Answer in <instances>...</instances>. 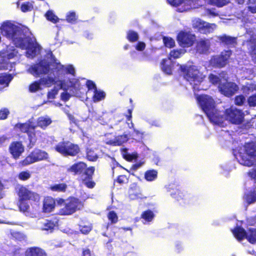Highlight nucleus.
<instances>
[{"label":"nucleus","mask_w":256,"mask_h":256,"mask_svg":"<svg viewBox=\"0 0 256 256\" xmlns=\"http://www.w3.org/2000/svg\"><path fill=\"white\" fill-rule=\"evenodd\" d=\"M94 171V166L87 168L86 164L83 162H76L67 168L68 172H72L74 175H80L78 180L88 188H93L96 186V182L92 180Z\"/></svg>","instance_id":"1"},{"label":"nucleus","mask_w":256,"mask_h":256,"mask_svg":"<svg viewBox=\"0 0 256 256\" xmlns=\"http://www.w3.org/2000/svg\"><path fill=\"white\" fill-rule=\"evenodd\" d=\"M198 104L206 114L210 120L217 124L222 122L223 117L215 109V102L213 98L206 94L198 95L194 92Z\"/></svg>","instance_id":"2"},{"label":"nucleus","mask_w":256,"mask_h":256,"mask_svg":"<svg viewBox=\"0 0 256 256\" xmlns=\"http://www.w3.org/2000/svg\"><path fill=\"white\" fill-rule=\"evenodd\" d=\"M16 194L18 196V207L20 212L24 213L29 212L30 206L28 201L32 202H38L40 196L38 194L30 190L26 186H20Z\"/></svg>","instance_id":"3"},{"label":"nucleus","mask_w":256,"mask_h":256,"mask_svg":"<svg viewBox=\"0 0 256 256\" xmlns=\"http://www.w3.org/2000/svg\"><path fill=\"white\" fill-rule=\"evenodd\" d=\"M180 69L184 79L192 86L194 92L200 91L202 89L200 87V84L205 78L203 73L194 65H182L180 66Z\"/></svg>","instance_id":"4"},{"label":"nucleus","mask_w":256,"mask_h":256,"mask_svg":"<svg viewBox=\"0 0 256 256\" xmlns=\"http://www.w3.org/2000/svg\"><path fill=\"white\" fill-rule=\"evenodd\" d=\"M236 158L238 162L244 166H256V144L253 142L246 143L238 150Z\"/></svg>","instance_id":"5"},{"label":"nucleus","mask_w":256,"mask_h":256,"mask_svg":"<svg viewBox=\"0 0 256 256\" xmlns=\"http://www.w3.org/2000/svg\"><path fill=\"white\" fill-rule=\"evenodd\" d=\"M1 34L8 40L12 41L16 46L23 45L22 38L20 34L22 30L16 25L12 24L10 21L4 22L0 26Z\"/></svg>","instance_id":"6"},{"label":"nucleus","mask_w":256,"mask_h":256,"mask_svg":"<svg viewBox=\"0 0 256 256\" xmlns=\"http://www.w3.org/2000/svg\"><path fill=\"white\" fill-rule=\"evenodd\" d=\"M18 53V50L12 46H7L2 49L0 52V70H12L15 62H11L9 60L16 57Z\"/></svg>","instance_id":"7"},{"label":"nucleus","mask_w":256,"mask_h":256,"mask_svg":"<svg viewBox=\"0 0 256 256\" xmlns=\"http://www.w3.org/2000/svg\"><path fill=\"white\" fill-rule=\"evenodd\" d=\"M56 152L64 156H75L80 152V148L78 144L70 141L59 142L54 147Z\"/></svg>","instance_id":"8"},{"label":"nucleus","mask_w":256,"mask_h":256,"mask_svg":"<svg viewBox=\"0 0 256 256\" xmlns=\"http://www.w3.org/2000/svg\"><path fill=\"white\" fill-rule=\"evenodd\" d=\"M49 156L47 152L38 148H34L23 160L19 162L21 167L28 166L36 162L46 160Z\"/></svg>","instance_id":"9"},{"label":"nucleus","mask_w":256,"mask_h":256,"mask_svg":"<svg viewBox=\"0 0 256 256\" xmlns=\"http://www.w3.org/2000/svg\"><path fill=\"white\" fill-rule=\"evenodd\" d=\"M22 39V43L24 45H18L16 46L23 50H26L27 57L34 58L40 51L41 49L40 46L38 44L35 39H33L30 36H24Z\"/></svg>","instance_id":"10"},{"label":"nucleus","mask_w":256,"mask_h":256,"mask_svg":"<svg viewBox=\"0 0 256 256\" xmlns=\"http://www.w3.org/2000/svg\"><path fill=\"white\" fill-rule=\"evenodd\" d=\"M84 206L83 202L78 198L70 196L66 200L64 206L59 210L62 216L70 215L80 210Z\"/></svg>","instance_id":"11"},{"label":"nucleus","mask_w":256,"mask_h":256,"mask_svg":"<svg viewBox=\"0 0 256 256\" xmlns=\"http://www.w3.org/2000/svg\"><path fill=\"white\" fill-rule=\"evenodd\" d=\"M226 120L231 124L239 125L243 123L244 114L242 110L230 107L224 111Z\"/></svg>","instance_id":"12"},{"label":"nucleus","mask_w":256,"mask_h":256,"mask_svg":"<svg viewBox=\"0 0 256 256\" xmlns=\"http://www.w3.org/2000/svg\"><path fill=\"white\" fill-rule=\"evenodd\" d=\"M50 63L40 60L38 62L32 64L28 69L29 73L36 77L46 74L50 72Z\"/></svg>","instance_id":"13"},{"label":"nucleus","mask_w":256,"mask_h":256,"mask_svg":"<svg viewBox=\"0 0 256 256\" xmlns=\"http://www.w3.org/2000/svg\"><path fill=\"white\" fill-rule=\"evenodd\" d=\"M36 127V126L34 125L30 120L24 123L18 122L15 125V128L19 129L21 132L26 133L28 134L30 142L32 143V145H34L36 140L35 130Z\"/></svg>","instance_id":"14"},{"label":"nucleus","mask_w":256,"mask_h":256,"mask_svg":"<svg viewBox=\"0 0 256 256\" xmlns=\"http://www.w3.org/2000/svg\"><path fill=\"white\" fill-rule=\"evenodd\" d=\"M231 55L230 50H224L220 54L212 56L210 61V64L214 68H224L228 63Z\"/></svg>","instance_id":"15"},{"label":"nucleus","mask_w":256,"mask_h":256,"mask_svg":"<svg viewBox=\"0 0 256 256\" xmlns=\"http://www.w3.org/2000/svg\"><path fill=\"white\" fill-rule=\"evenodd\" d=\"M196 39L195 34L185 30L180 31L176 36L177 42L182 48L192 46L194 44Z\"/></svg>","instance_id":"16"},{"label":"nucleus","mask_w":256,"mask_h":256,"mask_svg":"<svg viewBox=\"0 0 256 256\" xmlns=\"http://www.w3.org/2000/svg\"><path fill=\"white\" fill-rule=\"evenodd\" d=\"M218 89L220 93L227 97H231L238 90V86L234 82H226L220 84Z\"/></svg>","instance_id":"17"},{"label":"nucleus","mask_w":256,"mask_h":256,"mask_svg":"<svg viewBox=\"0 0 256 256\" xmlns=\"http://www.w3.org/2000/svg\"><path fill=\"white\" fill-rule=\"evenodd\" d=\"M54 72H56L58 76L60 74H64V73L70 74L72 76H74L75 74V70L72 65L69 64L66 67H65L60 62H56L53 64V68L51 70L50 73L53 74L54 75Z\"/></svg>","instance_id":"18"},{"label":"nucleus","mask_w":256,"mask_h":256,"mask_svg":"<svg viewBox=\"0 0 256 256\" xmlns=\"http://www.w3.org/2000/svg\"><path fill=\"white\" fill-rule=\"evenodd\" d=\"M24 150V147L20 141L12 142L8 148V151L14 160L18 159Z\"/></svg>","instance_id":"19"},{"label":"nucleus","mask_w":256,"mask_h":256,"mask_svg":"<svg viewBox=\"0 0 256 256\" xmlns=\"http://www.w3.org/2000/svg\"><path fill=\"white\" fill-rule=\"evenodd\" d=\"M56 206V200L50 196H45L42 201V212L49 213L52 212Z\"/></svg>","instance_id":"20"},{"label":"nucleus","mask_w":256,"mask_h":256,"mask_svg":"<svg viewBox=\"0 0 256 256\" xmlns=\"http://www.w3.org/2000/svg\"><path fill=\"white\" fill-rule=\"evenodd\" d=\"M168 191L172 198H174L180 204L182 205L186 203L185 195L178 188H169Z\"/></svg>","instance_id":"21"},{"label":"nucleus","mask_w":256,"mask_h":256,"mask_svg":"<svg viewBox=\"0 0 256 256\" xmlns=\"http://www.w3.org/2000/svg\"><path fill=\"white\" fill-rule=\"evenodd\" d=\"M58 226V219L56 217H53L46 220L42 224V230L52 232Z\"/></svg>","instance_id":"22"},{"label":"nucleus","mask_w":256,"mask_h":256,"mask_svg":"<svg viewBox=\"0 0 256 256\" xmlns=\"http://www.w3.org/2000/svg\"><path fill=\"white\" fill-rule=\"evenodd\" d=\"M210 48V42L208 39H200L196 43V52L200 54L206 53Z\"/></svg>","instance_id":"23"},{"label":"nucleus","mask_w":256,"mask_h":256,"mask_svg":"<svg viewBox=\"0 0 256 256\" xmlns=\"http://www.w3.org/2000/svg\"><path fill=\"white\" fill-rule=\"evenodd\" d=\"M26 256H47L45 251L37 246L30 247L26 252Z\"/></svg>","instance_id":"24"},{"label":"nucleus","mask_w":256,"mask_h":256,"mask_svg":"<svg viewBox=\"0 0 256 256\" xmlns=\"http://www.w3.org/2000/svg\"><path fill=\"white\" fill-rule=\"evenodd\" d=\"M13 78L12 74L6 73L0 74V90L8 87Z\"/></svg>","instance_id":"25"},{"label":"nucleus","mask_w":256,"mask_h":256,"mask_svg":"<svg viewBox=\"0 0 256 256\" xmlns=\"http://www.w3.org/2000/svg\"><path fill=\"white\" fill-rule=\"evenodd\" d=\"M232 232L234 237L238 241H241L244 238L246 239L247 232L243 228L240 226H236L232 230Z\"/></svg>","instance_id":"26"},{"label":"nucleus","mask_w":256,"mask_h":256,"mask_svg":"<svg viewBox=\"0 0 256 256\" xmlns=\"http://www.w3.org/2000/svg\"><path fill=\"white\" fill-rule=\"evenodd\" d=\"M220 42L230 46H234L237 44L236 38L223 34L218 37Z\"/></svg>","instance_id":"27"},{"label":"nucleus","mask_w":256,"mask_h":256,"mask_svg":"<svg viewBox=\"0 0 256 256\" xmlns=\"http://www.w3.org/2000/svg\"><path fill=\"white\" fill-rule=\"evenodd\" d=\"M128 140L126 134L119 135L114 138V140H110L107 144L114 146H120Z\"/></svg>","instance_id":"28"},{"label":"nucleus","mask_w":256,"mask_h":256,"mask_svg":"<svg viewBox=\"0 0 256 256\" xmlns=\"http://www.w3.org/2000/svg\"><path fill=\"white\" fill-rule=\"evenodd\" d=\"M68 186L66 183H60L50 185L48 190L54 192H64L66 190Z\"/></svg>","instance_id":"29"},{"label":"nucleus","mask_w":256,"mask_h":256,"mask_svg":"<svg viewBox=\"0 0 256 256\" xmlns=\"http://www.w3.org/2000/svg\"><path fill=\"white\" fill-rule=\"evenodd\" d=\"M58 88H56L54 87L50 90L48 92L47 94V98L48 99H54L56 98V95L58 94V90L60 89H62L64 84V81L62 80H58Z\"/></svg>","instance_id":"30"},{"label":"nucleus","mask_w":256,"mask_h":256,"mask_svg":"<svg viewBox=\"0 0 256 256\" xmlns=\"http://www.w3.org/2000/svg\"><path fill=\"white\" fill-rule=\"evenodd\" d=\"M52 122V120L48 117L40 116L37 120V126L44 130Z\"/></svg>","instance_id":"31"},{"label":"nucleus","mask_w":256,"mask_h":256,"mask_svg":"<svg viewBox=\"0 0 256 256\" xmlns=\"http://www.w3.org/2000/svg\"><path fill=\"white\" fill-rule=\"evenodd\" d=\"M216 25L214 24H210L205 22L198 32L202 34H208L213 32Z\"/></svg>","instance_id":"32"},{"label":"nucleus","mask_w":256,"mask_h":256,"mask_svg":"<svg viewBox=\"0 0 256 256\" xmlns=\"http://www.w3.org/2000/svg\"><path fill=\"white\" fill-rule=\"evenodd\" d=\"M186 52V50L184 49H174L172 50L168 56L169 60L177 59L180 58L182 54Z\"/></svg>","instance_id":"33"},{"label":"nucleus","mask_w":256,"mask_h":256,"mask_svg":"<svg viewBox=\"0 0 256 256\" xmlns=\"http://www.w3.org/2000/svg\"><path fill=\"white\" fill-rule=\"evenodd\" d=\"M246 240L252 244H256V228H250L247 230Z\"/></svg>","instance_id":"34"},{"label":"nucleus","mask_w":256,"mask_h":256,"mask_svg":"<svg viewBox=\"0 0 256 256\" xmlns=\"http://www.w3.org/2000/svg\"><path fill=\"white\" fill-rule=\"evenodd\" d=\"M244 200L248 204H251L256 202V191L250 190L245 194Z\"/></svg>","instance_id":"35"},{"label":"nucleus","mask_w":256,"mask_h":256,"mask_svg":"<svg viewBox=\"0 0 256 256\" xmlns=\"http://www.w3.org/2000/svg\"><path fill=\"white\" fill-rule=\"evenodd\" d=\"M158 177V172L154 170H148L145 172L144 178L147 181L155 180Z\"/></svg>","instance_id":"36"},{"label":"nucleus","mask_w":256,"mask_h":256,"mask_svg":"<svg viewBox=\"0 0 256 256\" xmlns=\"http://www.w3.org/2000/svg\"><path fill=\"white\" fill-rule=\"evenodd\" d=\"M39 80L42 84L46 85L48 87L52 86L53 84H56L58 82V80L56 81L55 78L50 76L40 78Z\"/></svg>","instance_id":"37"},{"label":"nucleus","mask_w":256,"mask_h":256,"mask_svg":"<svg viewBox=\"0 0 256 256\" xmlns=\"http://www.w3.org/2000/svg\"><path fill=\"white\" fill-rule=\"evenodd\" d=\"M86 158L90 162H95L98 158V154L94 150L90 148H86Z\"/></svg>","instance_id":"38"},{"label":"nucleus","mask_w":256,"mask_h":256,"mask_svg":"<svg viewBox=\"0 0 256 256\" xmlns=\"http://www.w3.org/2000/svg\"><path fill=\"white\" fill-rule=\"evenodd\" d=\"M154 217L153 212L150 210H147L143 212L140 216V218L144 220L147 222L152 221Z\"/></svg>","instance_id":"39"},{"label":"nucleus","mask_w":256,"mask_h":256,"mask_svg":"<svg viewBox=\"0 0 256 256\" xmlns=\"http://www.w3.org/2000/svg\"><path fill=\"white\" fill-rule=\"evenodd\" d=\"M126 38L130 42H134L138 40V35L136 32L130 30L127 32Z\"/></svg>","instance_id":"40"},{"label":"nucleus","mask_w":256,"mask_h":256,"mask_svg":"<svg viewBox=\"0 0 256 256\" xmlns=\"http://www.w3.org/2000/svg\"><path fill=\"white\" fill-rule=\"evenodd\" d=\"M94 95L92 100L94 102H98L104 100L106 96V94L103 91L98 90L94 91Z\"/></svg>","instance_id":"41"},{"label":"nucleus","mask_w":256,"mask_h":256,"mask_svg":"<svg viewBox=\"0 0 256 256\" xmlns=\"http://www.w3.org/2000/svg\"><path fill=\"white\" fill-rule=\"evenodd\" d=\"M41 84H42L40 80L32 82L28 86L29 92L34 93L42 90L40 87Z\"/></svg>","instance_id":"42"},{"label":"nucleus","mask_w":256,"mask_h":256,"mask_svg":"<svg viewBox=\"0 0 256 256\" xmlns=\"http://www.w3.org/2000/svg\"><path fill=\"white\" fill-rule=\"evenodd\" d=\"M162 40L164 46L168 48H171L175 46V41L174 40L168 36H163Z\"/></svg>","instance_id":"43"},{"label":"nucleus","mask_w":256,"mask_h":256,"mask_svg":"<svg viewBox=\"0 0 256 256\" xmlns=\"http://www.w3.org/2000/svg\"><path fill=\"white\" fill-rule=\"evenodd\" d=\"M46 18L54 24H56L59 21V18L52 10H48L45 14Z\"/></svg>","instance_id":"44"},{"label":"nucleus","mask_w":256,"mask_h":256,"mask_svg":"<svg viewBox=\"0 0 256 256\" xmlns=\"http://www.w3.org/2000/svg\"><path fill=\"white\" fill-rule=\"evenodd\" d=\"M205 22L200 18H196L192 22V27L194 29L196 30L198 32L200 30Z\"/></svg>","instance_id":"45"},{"label":"nucleus","mask_w":256,"mask_h":256,"mask_svg":"<svg viewBox=\"0 0 256 256\" xmlns=\"http://www.w3.org/2000/svg\"><path fill=\"white\" fill-rule=\"evenodd\" d=\"M167 60L163 59L161 62L162 70L166 74H172V68L170 65L166 64Z\"/></svg>","instance_id":"46"},{"label":"nucleus","mask_w":256,"mask_h":256,"mask_svg":"<svg viewBox=\"0 0 256 256\" xmlns=\"http://www.w3.org/2000/svg\"><path fill=\"white\" fill-rule=\"evenodd\" d=\"M107 217L111 224H116L118 222V216L116 212L114 210L110 211L107 214Z\"/></svg>","instance_id":"47"},{"label":"nucleus","mask_w":256,"mask_h":256,"mask_svg":"<svg viewBox=\"0 0 256 256\" xmlns=\"http://www.w3.org/2000/svg\"><path fill=\"white\" fill-rule=\"evenodd\" d=\"M31 176V174L28 170L20 172L18 175V178L22 181H26Z\"/></svg>","instance_id":"48"},{"label":"nucleus","mask_w":256,"mask_h":256,"mask_svg":"<svg viewBox=\"0 0 256 256\" xmlns=\"http://www.w3.org/2000/svg\"><path fill=\"white\" fill-rule=\"evenodd\" d=\"M32 9L33 5L29 2L22 3L20 6V10L24 12L31 11Z\"/></svg>","instance_id":"49"},{"label":"nucleus","mask_w":256,"mask_h":256,"mask_svg":"<svg viewBox=\"0 0 256 256\" xmlns=\"http://www.w3.org/2000/svg\"><path fill=\"white\" fill-rule=\"evenodd\" d=\"M246 102V98L242 94L238 95L234 98V103L238 106H242Z\"/></svg>","instance_id":"50"},{"label":"nucleus","mask_w":256,"mask_h":256,"mask_svg":"<svg viewBox=\"0 0 256 256\" xmlns=\"http://www.w3.org/2000/svg\"><path fill=\"white\" fill-rule=\"evenodd\" d=\"M129 176L122 174L118 176L114 182H116L120 184H126L128 182Z\"/></svg>","instance_id":"51"},{"label":"nucleus","mask_w":256,"mask_h":256,"mask_svg":"<svg viewBox=\"0 0 256 256\" xmlns=\"http://www.w3.org/2000/svg\"><path fill=\"white\" fill-rule=\"evenodd\" d=\"M84 85L82 84L78 79H74L73 82H70V87L76 90H80L83 88Z\"/></svg>","instance_id":"52"},{"label":"nucleus","mask_w":256,"mask_h":256,"mask_svg":"<svg viewBox=\"0 0 256 256\" xmlns=\"http://www.w3.org/2000/svg\"><path fill=\"white\" fill-rule=\"evenodd\" d=\"M208 78L210 82L214 84H216L221 82V78H220V76H218L212 74H209Z\"/></svg>","instance_id":"53"},{"label":"nucleus","mask_w":256,"mask_h":256,"mask_svg":"<svg viewBox=\"0 0 256 256\" xmlns=\"http://www.w3.org/2000/svg\"><path fill=\"white\" fill-rule=\"evenodd\" d=\"M212 4L218 6L222 7L229 2V0H210Z\"/></svg>","instance_id":"54"},{"label":"nucleus","mask_w":256,"mask_h":256,"mask_svg":"<svg viewBox=\"0 0 256 256\" xmlns=\"http://www.w3.org/2000/svg\"><path fill=\"white\" fill-rule=\"evenodd\" d=\"M10 113V111L8 108H1L0 110V120L6 119Z\"/></svg>","instance_id":"55"},{"label":"nucleus","mask_w":256,"mask_h":256,"mask_svg":"<svg viewBox=\"0 0 256 256\" xmlns=\"http://www.w3.org/2000/svg\"><path fill=\"white\" fill-rule=\"evenodd\" d=\"M247 102L250 107L256 106V94L250 96L247 99Z\"/></svg>","instance_id":"56"},{"label":"nucleus","mask_w":256,"mask_h":256,"mask_svg":"<svg viewBox=\"0 0 256 256\" xmlns=\"http://www.w3.org/2000/svg\"><path fill=\"white\" fill-rule=\"evenodd\" d=\"M66 20L68 22H75L76 20V13L74 12H69L66 16Z\"/></svg>","instance_id":"57"},{"label":"nucleus","mask_w":256,"mask_h":256,"mask_svg":"<svg viewBox=\"0 0 256 256\" xmlns=\"http://www.w3.org/2000/svg\"><path fill=\"white\" fill-rule=\"evenodd\" d=\"M144 134L136 129L134 130V138L137 141H140L143 138Z\"/></svg>","instance_id":"58"},{"label":"nucleus","mask_w":256,"mask_h":256,"mask_svg":"<svg viewBox=\"0 0 256 256\" xmlns=\"http://www.w3.org/2000/svg\"><path fill=\"white\" fill-rule=\"evenodd\" d=\"M86 84L88 90H94L95 91L97 90L96 84L92 80H87Z\"/></svg>","instance_id":"59"},{"label":"nucleus","mask_w":256,"mask_h":256,"mask_svg":"<svg viewBox=\"0 0 256 256\" xmlns=\"http://www.w3.org/2000/svg\"><path fill=\"white\" fill-rule=\"evenodd\" d=\"M172 6L177 7L181 5L184 0H166Z\"/></svg>","instance_id":"60"},{"label":"nucleus","mask_w":256,"mask_h":256,"mask_svg":"<svg viewBox=\"0 0 256 256\" xmlns=\"http://www.w3.org/2000/svg\"><path fill=\"white\" fill-rule=\"evenodd\" d=\"M129 197L132 200H136L142 198V194L140 192H130Z\"/></svg>","instance_id":"61"},{"label":"nucleus","mask_w":256,"mask_h":256,"mask_svg":"<svg viewBox=\"0 0 256 256\" xmlns=\"http://www.w3.org/2000/svg\"><path fill=\"white\" fill-rule=\"evenodd\" d=\"M146 48V44L142 42H138L136 46V48L138 51H142Z\"/></svg>","instance_id":"62"},{"label":"nucleus","mask_w":256,"mask_h":256,"mask_svg":"<svg viewBox=\"0 0 256 256\" xmlns=\"http://www.w3.org/2000/svg\"><path fill=\"white\" fill-rule=\"evenodd\" d=\"M248 1L251 4V6H249L251 12H256V0H248Z\"/></svg>","instance_id":"63"},{"label":"nucleus","mask_w":256,"mask_h":256,"mask_svg":"<svg viewBox=\"0 0 256 256\" xmlns=\"http://www.w3.org/2000/svg\"><path fill=\"white\" fill-rule=\"evenodd\" d=\"M71 95L68 92H63L60 94L62 100L67 102L70 98Z\"/></svg>","instance_id":"64"}]
</instances>
